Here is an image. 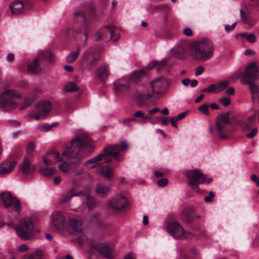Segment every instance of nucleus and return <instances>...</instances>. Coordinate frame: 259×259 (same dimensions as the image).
Returning a JSON list of instances; mask_svg holds the SVG:
<instances>
[{
	"label": "nucleus",
	"instance_id": "nucleus-23",
	"mask_svg": "<svg viewBox=\"0 0 259 259\" xmlns=\"http://www.w3.org/2000/svg\"><path fill=\"white\" fill-rule=\"evenodd\" d=\"M103 164H101L99 168L100 174L107 180H111L114 176V170L110 167Z\"/></svg>",
	"mask_w": 259,
	"mask_h": 259
},
{
	"label": "nucleus",
	"instance_id": "nucleus-33",
	"mask_svg": "<svg viewBox=\"0 0 259 259\" xmlns=\"http://www.w3.org/2000/svg\"><path fill=\"white\" fill-rule=\"evenodd\" d=\"M39 61V59L36 58L28 65L27 69L30 73L35 74L38 72V63Z\"/></svg>",
	"mask_w": 259,
	"mask_h": 259
},
{
	"label": "nucleus",
	"instance_id": "nucleus-1",
	"mask_svg": "<svg viewBox=\"0 0 259 259\" xmlns=\"http://www.w3.org/2000/svg\"><path fill=\"white\" fill-rule=\"evenodd\" d=\"M128 148V144L126 142H122L120 145H109L105 148L100 154L87 160L84 165L88 168H93L97 166L99 168L101 164L112 161L111 158L108 156H113L117 162L121 161L123 159L122 153L126 151Z\"/></svg>",
	"mask_w": 259,
	"mask_h": 259
},
{
	"label": "nucleus",
	"instance_id": "nucleus-49",
	"mask_svg": "<svg viewBox=\"0 0 259 259\" xmlns=\"http://www.w3.org/2000/svg\"><path fill=\"white\" fill-rule=\"evenodd\" d=\"M34 144L33 142H30L28 143L27 146V150L29 154H31L34 151Z\"/></svg>",
	"mask_w": 259,
	"mask_h": 259
},
{
	"label": "nucleus",
	"instance_id": "nucleus-9",
	"mask_svg": "<svg viewBox=\"0 0 259 259\" xmlns=\"http://www.w3.org/2000/svg\"><path fill=\"white\" fill-rule=\"evenodd\" d=\"M128 203L125 197L118 195L111 199L108 203L109 207L115 212L124 211Z\"/></svg>",
	"mask_w": 259,
	"mask_h": 259
},
{
	"label": "nucleus",
	"instance_id": "nucleus-17",
	"mask_svg": "<svg viewBox=\"0 0 259 259\" xmlns=\"http://www.w3.org/2000/svg\"><path fill=\"white\" fill-rule=\"evenodd\" d=\"M66 228L72 233H81L82 230V222L79 220L71 219L68 222Z\"/></svg>",
	"mask_w": 259,
	"mask_h": 259
},
{
	"label": "nucleus",
	"instance_id": "nucleus-27",
	"mask_svg": "<svg viewBox=\"0 0 259 259\" xmlns=\"http://www.w3.org/2000/svg\"><path fill=\"white\" fill-rule=\"evenodd\" d=\"M74 15L75 18L77 19L80 18V19L84 22V35L85 37L87 38L88 37L87 32L89 31L90 28L88 26L86 21H85V14L84 12L82 10H78L75 11L74 13Z\"/></svg>",
	"mask_w": 259,
	"mask_h": 259
},
{
	"label": "nucleus",
	"instance_id": "nucleus-31",
	"mask_svg": "<svg viewBox=\"0 0 259 259\" xmlns=\"http://www.w3.org/2000/svg\"><path fill=\"white\" fill-rule=\"evenodd\" d=\"M145 73L144 69H141L138 71L133 72L130 78H128L130 83H136L138 82L140 78Z\"/></svg>",
	"mask_w": 259,
	"mask_h": 259
},
{
	"label": "nucleus",
	"instance_id": "nucleus-62",
	"mask_svg": "<svg viewBox=\"0 0 259 259\" xmlns=\"http://www.w3.org/2000/svg\"><path fill=\"white\" fill-rule=\"evenodd\" d=\"M133 120V119L132 118H127L126 119L120 121V122L122 124H127L128 126H131L130 122Z\"/></svg>",
	"mask_w": 259,
	"mask_h": 259
},
{
	"label": "nucleus",
	"instance_id": "nucleus-36",
	"mask_svg": "<svg viewBox=\"0 0 259 259\" xmlns=\"http://www.w3.org/2000/svg\"><path fill=\"white\" fill-rule=\"evenodd\" d=\"M215 84L217 93H219L224 91L229 85V81L228 80H223L217 83H215Z\"/></svg>",
	"mask_w": 259,
	"mask_h": 259
},
{
	"label": "nucleus",
	"instance_id": "nucleus-50",
	"mask_svg": "<svg viewBox=\"0 0 259 259\" xmlns=\"http://www.w3.org/2000/svg\"><path fill=\"white\" fill-rule=\"evenodd\" d=\"M168 183V180L166 178H162L157 182V185L160 187L165 186Z\"/></svg>",
	"mask_w": 259,
	"mask_h": 259
},
{
	"label": "nucleus",
	"instance_id": "nucleus-26",
	"mask_svg": "<svg viewBox=\"0 0 259 259\" xmlns=\"http://www.w3.org/2000/svg\"><path fill=\"white\" fill-rule=\"evenodd\" d=\"M255 118V115H252L248 117L246 120L243 119L240 120L239 122V124L243 130L250 129L253 126Z\"/></svg>",
	"mask_w": 259,
	"mask_h": 259
},
{
	"label": "nucleus",
	"instance_id": "nucleus-14",
	"mask_svg": "<svg viewBox=\"0 0 259 259\" xmlns=\"http://www.w3.org/2000/svg\"><path fill=\"white\" fill-rule=\"evenodd\" d=\"M230 123V120L228 113L219 115L217 117L215 123V128L218 133H220L224 130L225 126Z\"/></svg>",
	"mask_w": 259,
	"mask_h": 259
},
{
	"label": "nucleus",
	"instance_id": "nucleus-63",
	"mask_svg": "<svg viewBox=\"0 0 259 259\" xmlns=\"http://www.w3.org/2000/svg\"><path fill=\"white\" fill-rule=\"evenodd\" d=\"M185 116H186V112H182V113L179 114L177 116V117L176 118L177 120H180L182 119L183 118H184Z\"/></svg>",
	"mask_w": 259,
	"mask_h": 259
},
{
	"label": "nucleus",
	"instance_id": "nucleus-12",
	"mask_svg": "<svg viewBox=\"0 0 259 259\" xmlns=\"http://www.w3.org/2000/svg\"><path fill=\"white\" fill-rule=\"evenodd\" d=\"M51 226L57 230H62L65 227V218L63 214L59 212H54L52 215Z\"/></svg>",
	"mask_w": 259,
	"mask_h": 259
},
{
	"label": "nucleus",
	"instance_id": "nucleus-58",
	"mask_svg": "<svg viewBox=\"0 0 259 259\" xmlns=\"http://www.w3.org/2000/svg\"><path fill=\"white\" fill-rule=\"evenodd\" d=\"M208 88L209 90V93H217L215 84H211Z\"/></svg>",
	"mask_w": 259,
	"mask_h": 259
},
{
	"label": "nucleus",
	"instance_id": "nucleus-35",
	"mask_svg": "<svg viewBox=\"0 0 259 259\" xmlns=\"http://www.w3.org/2000/svg\"><path fill=\"white\" fill-rule=\"evenodd\" d=\"M80 53V49L78 48L76 51H72L70 53L67 58V61L69 63H72L78 58Z\"/></svg>",
	"mask_w": 259,
	"mask_h": 259
},
{
	"label": "nucleus",
	"instance_id": "nucleus-30",
	"mask_svg": "<svg viewBox=\"0 0 259 259\" xmlns=\"http://www.w3.org/2000/svg\"><path fill=\"white\" fill-rule=\"evenodd\" d=\"M111 185L105 186L103 184L99 183L96 185V192L99 195H106L109 191Z\"/></svg>",
	"mask_w": 259,
	"mask_h": 259
},
{
	"label": "nucleus",
	"instance_id": "nucleus-57",
	"mask_svg": "<svg viewBox=\"0 0 259 259\" xmlns=\"http://www.w3.org/2000/svg\"><path fill=\"white\" fill-rule=\"evenodd\" d=\"M52 128V126L50 125H44L39 127V129L42 132H47L50 131Z\"/></svg>",
	"mask_w": 259,
	"mask_h": 259
},
{
	"label": "nucleus",
	"instance_id": "nucleus-11",
	"mask_svg": "<svg viewBox=\"0 0 259 259\" xmlns=\"http://www.w3.org/2000/svg\"><path fill=\"white\" fill-rule=\"evenodd\" d=\"M79 196L80 197L82 201H85L86 205L89 210H92L96 207V202L95 199L94 198L90 197L87 193L82 191L64 196V201H69L73 196Z\"/></svg>",
	"mask_w": 259,
	"mask_h": 259
},
{
	"label": "nucleus",
	"instance_id": "nucleus-52",
	"mask_svg": "<svg viewBox=\"0 0 259 259\" xmlns=\"http://www.w3.org/2000/svg\"><path fill=\"white\" fill-rule=\"evenodd\" d=\"M29 247L27 245L25 244H22L18 247L17 250L19 252H24L27 251Z\"/></svg>",
	"mask_w": 259,
	"mask_h": 259
},
{
	"label": "nucleus",
	"instance_id": "nucleus-45",
	"mask_svg": "<svg viewBox=\"0 0 259 259\" xmlns=\"http://www.w3.org/2000/svg\"><path fill=\"white\" fill-rule=\"evenodd\" d=\"M100 214L99 213H96L91 217L90 219V222L91 224H100L99 222Z\"/></svg>",
	"mask_w": 259,
	"mask_h": 259
},
{
	"label": "nucleus",
	"instance_id": "nucleus-25",
	"mask_svg": "<svg viewBox=\"0 0 259 259\" xmlns=\"http://www.w3.org/2000/svg\"><path fill=\"white\" fill-rule=\"evenodd\" d=\"M52 108L51 104L48 101H42L36 105V108L39 113L42 115H46L49 113Z\"/></svg>",
	"mask_w": 259,
	"mask_h": 259
},
{
	"label": "nucleus",
	"instance_id": "nucleus-8",
	"mask_svg": "<svg viewBox=\"0 0 259 259\" xmlns=\"http://www.w3.org/2000/svg\"><path fill=\"white\" fill-rule=\"evenodd\" d=\"M167 230L172 236L177 239H190L192 237V234L186 233L181 224L176 222L170 223L167 227Z\"/></svg>",
	"mask_w": 259,
	"mask_h": 259
},
{
	"label": "nucleus",
	"instance_id": "nucleus-21",
	"mask_svg": "<svg viewBox=\"0 0 259 259\" xmlns=\"http://www.w3.org/2000/svg\"><path fill=\"white\" fill-rule=\"evenodd\" d=\"M92 248L100 252L105 257L111 259V249L106 245L103 244H96L92 246Z\"/></svg>",
	"mask_w": 259,
	"mask_h": 259
},
{
	"label": "nucleus",
	"instance_id": "nucleus-4",
	"mask_svg": "<svg viewBox=\"0 0 259 259\" xmlns=\"http://www.w3.org/2000/svg\"><path fill=\"white\" fill-rule=\"evenodd\" d=\"M7 225L15 228L17 235L22 239L32 240L34 238V236L32 234L34 229V224L32 222L27 220H22L20 224L17 227L13 224H7Z\"/></svg>",
	"mask_w": 259,
	"mask_h": 259
},
{
	"label": "nucleus",
	"instance_id": "nucleus-10",
	"mask_svg": "<svg viewBox=\"0 0 259 259\" xmlns=\"http://www.w3.org/2000/svg\"><path fill=\"white\" fill-rule=\"evenodd\" d=\"M1 197L6 207H12L15 210L19 211L20 202L16 197L13 196L9 192L2 193Z\"/></svg>",
	"mask_w": 259,
	"mask_h": 259
},
{
	"label": "nucleus",
	"instance_id": "nucleus-19",
	"mask_svg": "<svg viewBox=\"0 0 259 259\" xmlns=\"http://www.w3.org/2000/svg\"><path fill=\"white\" fill-rule=\"evenodd\" d=\"M243 84H248L249 89L251 92L252 99L255 102L259 103V90L257 85L249 79L246 78H242L241 80Z\"/></svg>",
	"mask_w": 259,
	"mask_h": 259
},
{
	"label": "nucleus",
	"instance_id": "nucleus-42",
	"mask_svg": "<svg viewBox=\"0 0 259 259\" xmlns=\"http://www.w3.org/2000/svg\"><path fill=\"white\" fill-rule=\"evenodd\" d=\"M157 67L158 70H161L166 69L167 65V60L166 59H164L159 62H157Z\"/></svg>",
	"mask_w": 259,
	"mask_h": 259
},
{
	"label": "nucleus",
	"instance_id": "nucleus-47",
	"mask_svg": "<svg viewBox=\"0 0 259 259\" xmlns=\"http://www.w3.org/2000/svg\"><path fill=\"white\" fill-rule=\"evenodd\" d=\"M220 102L222 103L224 106H228L230 104V100L229 97H225L221 98L220 100Z\"/></svg>",
	"mask_w": 259,
	"mask_h": 259
},
{
	"label": "nucleus",
	"instance_id": "nucleus-7",
	"mask_svg": "<svg viewBox=\"0 0 259 259\" xmlns=\"http://www.w3.org/2000/svg\"><path fill=\"white\" fill-rule=\"evenodd\" d=\"M95 36L97 40H102L105 41L112 39L116 41L119 38V34L116 32L115 27L113 26H108L101 28L95 33Z\"/></svg>",
	"mask_w": 259,
	"mask_h": 259
},
{
	"label": "nucleus",
	"instance_id": "nucleus-20",
	"mask_svg": "<svg viewBox=\"0 0 259 259\" xmlns=\"http://www.w3.org/2000/svg\"><path fill=\"white\" fill-rule=\"evenodd\" d=\"M52 160L55 162H61L62 161V156L57 151H52L47 153L46 157L43 158L44 162L46 166L53 164Z\"/></svg>",
	"mask_w": 259,
	"mask_h": 259
},
{
	"label": "nucleus",
	"instance_id": "nucleus-18",
	"mask_svg": "<svg viewBox=\"0 0 259 259\" xmlns=\"http://www.w3.org/2000/svg\"><path fill=\"white\" fill-rule=\"evenodd\" d=\"M166 83L165 79L162 77H158L151 82L153 94H161L162 93L164 87Z\"/></svg>",
	"mask_w": 259,
	"mask_h": 259
},
{
	"label": "nucleus",
	"instance_id": "nucleus-64",
	"mask_svg": "<svg viewBox=\"0 0 259 259\" xmlns=\"http://www.w3.org/2000/svg\"><path fill=\"white\" fill-rule=\"evenodd\" d=\"M124 259H136V258L135 255L131 253L127 254Z\"/></svg>",
	"mask_w": 259,
	"mask_h": 259
},
{
	"label": "nucleus",
	"instance_id": "nucleus-37",
	"mask_svg": "<svg viewBox=\"0 0 259 259\" xmlns=\"http://www.w3.org/2000/svg\"><path fill=\"white\" fill-rule=\"evenodd\" d=\"M36 96L35 95H32L30 97L26 98L24 103L20 106V109L22 110L26 107L30 105L36 99Z\"/></svg>",
	"mask_w": 259,
	"mask_h": 259
},
{
	"label": "nucleus",
	"instance_id": "nucleus-61",
	"mask_svg": "<svg viewBox=\"0 0 259 259\" xmlns=\"http://www.w3.org/2000/svg\"><path fill=\"white\" fill-rule=\"evenodd\" d=\"M34 117L36 120H38L40 119H45V115H42L40 113H39L38 114H36L34 115Z\"/></svg>",
	"mask_w": 259,
	"mask_h": 259
},
{
	"label": "nucleus",
	"instance_id": "nucleus-6",
	"mask_svg": "<svg viewBox=\"0 0 259 259\" xmlns=\"http://www.w3.org/2000/svg\"><path fill=\"white\" fill-rule=\"evenodd\" d=\"M185 175L189 179L188 182L189 186L197 192H199L198 186L200 184L204 183L206 181L205 176L199 169H195L193 170L186 171Z\"/></svg>",
	"mask_w": 259,
	"mask_h": 259
},
{
	"label": "nucleus",
	"instance_id": "nucleus-51",
	"mask_svg": "<svg viewBox=\"0 0 259 259\" xmlns=\"http://www.w3.org/2000/svg\"><path fill=\"white\" fill-rule=\"evenodd\" d=\"M204 67L202 66H199L196 68L195 74L196 76H198L203 72Z\"/></svg>",
	"mask_w": 259,
	"mask_h": 259
},
{
	"label": "nucleus",
	"instance_id": "nucleus-13",
	"mask_svg": "<svg viewBox=\"0 0 259 259\" xmlns=\"http://www.w3.org/2000/svg\"><path fill=\"white\" fill-rule=\"evenodd\" d=\"M131 88L128 78L121 77L114 82V89L117 93L127 91Z\"/></svg>",
	"mask_w": 259,
	"mask_h": 259
},
{
	"label": "nucleus",
	"instance_id": "nucleus-48",
	"mask_svg": "<svg viewBox=\"0 0 259 259\" xmlns=\"http://www.w3.org/2000/svg\"><path fill=\"white\" fill-rule=\"evenodd\" d=\"M182 215L186 221L188 222L191 220V216L189 210H184L183 211Z\"/></svg>",
	"mask_w": 259,
	"mask_h": 259
},
{
	"label": "nucleus",
	"instance_id": "nucleus-55",
	"mask_svg": "<svg viewBox=\"0 0 259 259\" xmlns=\"http://www.w3.org/2000/svg\"><path fill=\"white\" fill-rule=\"evenodd\" d=\"M257 129L253 128L251 131L246 135V137L248 138H252L256 134Z\"/></svg>",
	"mask_w": 259,
	"mask_h": 259
},
{
	"label": "nucleus",
	"instance_id": "nucleus-43",
	"mask_svg": "<svg viewBox=\"0 0 259 259\" xmlns=\"http://www.w3.org/2000/svg\"><path fill=\"white\" fill-rule=\"evenodd\" d=\"M157 67L158 70H161L166 69L167 65V60L166 59H164L159 62H157Z\"/></svg>",
	"mask_w": 259,
	"mask_h": 259
},
{
	"label": "nucleus",
	"instance_id": "nucleus-60",
	"mask_svg": "<svg viewBox=\"0 0 259 259\" xmlns=\"http://www.w3.org/2000/svg\"><path fill=\"white\" fill-rule=\"evenodd\" d=\"M183 33L187 36H191L193 34L192 30L189 28L184 29Z\"/></svg>",
	"mask_w": 259,
	"mask_h": 259
},
{
	"label": "nucleus",
	"instance_id": "nucleus-24",
	"mask_svg": "<svg viewBox=\"0 0 259 259\" xmlns=\"http://www.w3.org/2000/svg\"><path fill=\"white\" fill-rule=\"evenodd\" d=\"M11 12L13 15H18L23 12L24 8V4L19 1L13 2L10 5Z\"/></svg>",
	"mask_w": 259,
	"mask_h": 259
},
{
	"label": "nucleus",
	"instance_id": "nucleus-2",
	"mask_svg": "<svg viewBox=\"0 0 259 259\" xmlns=\"http://www.w3.org/2000/svg\"><path fill=\"white\" fill-rule=\"evenodd\" d=\"M214 51V45L208 39L192 42L190 46L191 55L196 60H207L213 56Z\"/></svg>",
	"mask_w": 259,
	"mask_h": 259
},
{
	"label": "nucleus",
	"instance_id": "nucleus-3",
	"mask_svg": "<svg viewBox=\"0 0 259 259\" xmlns=\"http://www.w3.org/2000/svg\"><path fill=\"white\" fill-rule=\"evenodd\" d=\"M70 148L67 147L63 152L62 155L69 159L76 158L82 149H85L90 153L93 151L95 147L91 143V140L87 137H77L71 141Z\"/></svg>",
	"mask_w": 259,
	"mask_h": 259
},
{
	"label": "nucleus",
	"instance_id": "nucleus-54",
	"mask_svg": "<svg viewBox=\"0 0 259 259\" xmlns=\"http://www.w3.org/2000/svg\"><path fill=\"white\" fill-rule=\"evenodd\" d=\"M157 63L156 61H152L150 62L146 66V68L148 70H151L154 67L157 66Z\"/></svg>",
	"mask_w": 259,
	"mask_h": 259
},
{
	"label": "nucleus",
	"instance_id": "nucleus-22",
	"mask_svg": "<svg viewBox=\"0 0 259 259\" xmlns=\"http://www.w3.org/2000/svg\"><path fill=\"white\" fill-rule=\"evenodd\" d=\"M258 75L259 72L256 66L254 64H251L247 67L243 78L251 80Z\"/></svg>",
	"mask_w": 259,
	"mask_h": 259
},
{
	"label": "nucleus",
	"instance_id": "nucleus-46",
	"mask_svg": "<svg viewBox=\"0 0 259 259\" xmlns=\"http://www.w3.org/2000/svg\"><path fill=\"white\" fill-rule=\"evenodd\" d=\"M241 36L242 37L246 36L247 40L251 43H253L255 41V36L252 33L249 34V35H247L246 33H243L241 34Z\"/></svg>",
	"mask_w": 259,
	"mask_h": 259
},
{
	"label": "nucleus",
	"instance_id": "nucleus-34",
	"mask_svg": "<svg viewBox=\"0 0 259 259\" xmlns=\"http://www.w3.org/2000/svg\"><path fill=\"white\" fill-rule=\"evenodd\" d=\"M45 250L41 248L37 249L33 253L29 255L27 259H41L43 256Z\"/></svg>",
	"mask_w": 259,
	"mask_h": 259
},
{
	"label": "nucleus",
	"instance_id": "nucleus-59",
	"mask_svg": "<svg viewBox=\"0 0 259 259\" xmlns=\"http://www.w3.org/2000/svg\"><path fill=\"white\" fill-rule=\"evenodd\" d=\"M43 57L46 59L51 61L52 59V54L50 51H48L46 52L45 55H43Z\"/></svg>",
	"mask_w": 259,
	"mask_h": 259
},
{
	"label": "nucleus",
	"instance_id": "nucleus-29",
	"mask_svg": "<svg viewBox=\"0 0 259 259\" xmlns=\"http://www.w3.org/2000/svg\"><path fill=\"white\" fill-rule=\"evenodd\" d=\"M21 169L24 174H30L34 171L35 167L31 164V162L28 159H26L23 162Z\"/></svg>",
	"mask_w": 259,
	"mask_h": 259
},
{
	"label": "nucleus",
	"instance_id": "nucleus-32",
	"mask_svg": "<svg viewBox=\"0 0 259 259\" xmlns=\"http://www.w3.org/2000/svg\"><path fill=\"white\" fill-rule=\"evenodd\" d=\"M108 74V66L106 64L101 65L97 70V75L101 79L106 77Z\"/></svg>",
	"mask_w": 259,
	"mask_h": 259
},
{
	"label": "nucleus",
	"instance_id": "nucleus-5",
	"mask_svg": "<svg viewBox=\"0 0 259 259\" xmlns=\"http://www.w3.org/2000/svg\"><path fill=\"white\" fill-rule=\"evenodd\" d=\"M21 98V96L16 94L14 91L10 89L5 90L0 96V106L4 110H9L17 106L15 99Z\"/></svg>",
	"mask_w": 259,
	"mask_h": 259
},
{
	"label": "nucleus",
	"instance_id": "nucleus-53",
	"mask_svg": "<svg viewBox=\"0 0 259 259\" xmlns=\"http://www.w3.org/2000/svg\"><path fill=\"white\" fill-rule=\"evenodd\" d=\"M134 116L136 117H140L143 118L144 119H147L148 118L144 116V113L141 111H138L135 112L134 114Z\"/></svg>",
	"mask_w": 259,
	"mask_h": 259
},
{
	"label": "nucleus",
	"instance_id": "nucleus-41",
	"mask_svg": "<svg viewBox=\"0 0 259 259\" xmlns=\"http://www.w3.org/2000/svg\"><path fill=\"white\" fill-rule=\"evenodd\" d=\"M72 163L63 162L59 165V169L63 172H67L71 168Z\"/></svg>",
	"mask_w": 259,
	"mask_h": 259
},
{
	"label": "nucleus",
	"instance_id": "nucleus-56",
	"mask_svg": "<svg viewBox=\"0 0 259 259\" xmlns=\"http://www.w3.org/2000/svg\"><path fill=\"white\" fill-rule=\"evenodd\" d=\"M237 23L235 22L232 24V25H225V29L227 32H229L233 29Z\"/></svg>",
	"mask_w": 259,
	"mask_h": 259
},
{
	"label": "nucleus",
	"instance_id": "nucleus-39",
	"mask_svg": "<svg viewBox=\"0 0 259 259\" xmlns=\"http://www.w3.org/2000/svg\"><path fill=\"white\" fill-rule=\"evenodd\" d=\"M77 90V87L75 82L71 81L68 82L64 88L66 92H74Z\"/></svg>",
	"mask_w": 259,
	"mask_h": 259
},
{
	"label": "nucleus",
	"instance_id": "nucleus-38",
	"mask_svg": "<svg viewBox=\"0 0 259 259\" xmlns=\"http://www.w3.org/2000/svg\"><path fill=\"white\" fill-rule=\"evenodd\" d=\"M175 56L179 59H183L186 56V53L183 47H179L176 49Z\"/></svg>",
	"mask_w": 259,
	"mask_h": 259
},
{
	"label": "nucleus",
	"instance_id": "nucleus-15",
	"mask_svg": "<svg viewBox=\"0 0 259 259\" xmlns=\"http://www.w3.org/2000/svg\"><path fill=\"white\" fill-rule=\"evenodd\" d=\"M17 162L15 160L7 159L0 163V175H6L14 169Z\"/></svg>",
	"mask_w": 259,
	"mask_h": 259
},
{
	"label": "nucleus",
	"instance_id": "nucleus-28",
	"mask_svg": "<svg viewBox=\"0 0 259 259\" xmlns=\"http://www.w3.org/2000/svg\"><path fill=\"white\" fill-rule=\"evenodd\" d=\"M152 96V94H140L137 96L136 100L139 105L145 106L146 105V101L151 99Z\"/></svg>",
	"mask_w": 259,
	"mask_h": 259
},
{
	"label": "nucleus",
	"instance_id": "nucleus-16",
	"mask_svg": "<svg viewBox=\"0 0 259 259\" xmlns=\"http://www.w3.org/2000/svg\"><path fill=\"white\" fill-rule=\"evenodd\" d=\"M98 59L99 56L91 49L87 50L82 55V61L87 66H90Z\"/></svg>",
	"mask_w": 259,
	"mask_h": 259
},
{
	"label": "nucleus",
	"instance_id": "nucleus-44",
	"mask_svg": "<svg viewBox=\"0 0 259 259\" xmlns=\"http://www.w3.org/2000/svg\"><path fill=\"white\" fill-rule=\"evenodd\" d=\"M198 110L200 112L204 114V115L206 116L209 115L208 106L207 104H204L199 106Z\"/></svg>",
	"mask_w": 259,
	"mask_h": 259
},
{
	"label": "nucleus",
	"instance_id": "nucleus-40",
	"mask_svg": "<svg viewBox=\"0 0 259 259\" xmlns=\"http://www.w3.org/2000/svg\"><path fill=\"white\" fill-rule=\"evenodd\" d=\"M57 170L54 167L45 168L41 169V172L44 176H49L56 172Z\"/></svg>",
	"mask_w": 259,
	"mask_h": 259
}]
</instances>
